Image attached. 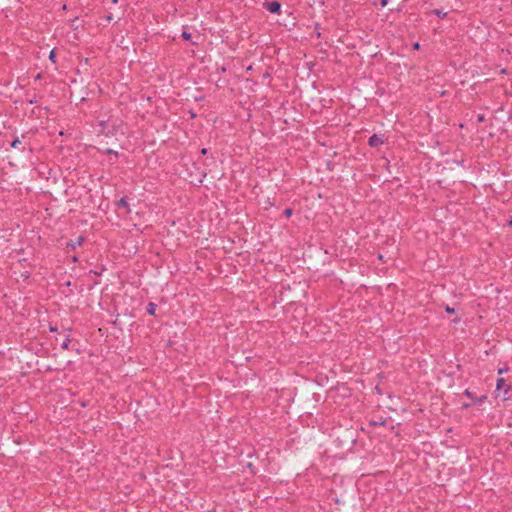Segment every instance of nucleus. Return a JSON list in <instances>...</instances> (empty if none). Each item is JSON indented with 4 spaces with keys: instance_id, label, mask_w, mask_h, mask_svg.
<instances>
[{
    "instance_id": "nucleus-12",
    "label": "nucleus",
    "mask_w": 512,
    "mask_h": 512,
    "mask_svg": "<svg viewBox=\"0 0 512 512\" xmlns=\"http://www.w3.org/2000/svg\"><path fill=\"white\" fill-rule=\"evenodd\" d=\"M465 394H466L468 397H470V398L474 399V398H473V396H472V394H471V392H470L468 389H466V390H465Z\"/></svg>"
},
{
    "instance_id": "nucleus-24",
    "label": "nucleus",
    "mask_w": 512,
    "mask_h": 512,
    "mask_svg": "<svg viewBox=\"0 0 512 512\" xmlns=\"http://www.w3.org/2000/svg\"><path fill=\"white\" fill-rule=\"evenodd\" d=\"M509 226H512V218L509 221Z\"/></svg>"
},
{
    "instance_id": "nucleus-7",
    "label": "nucleus",
    "mask_w": 512,
    "mask_h": 512,
    "mask_svg": "<svg viewBox=\"0 0 512 512\" xmlns=\"http://www.w3.org/2000/svg\"><path fill=\"white\" fill-rule=\"evenodd\" d=\"M433 12H434L436 15H438V16H442V17H445V16L447 15V13H446V12H442L441 10H438V9H435Z\"/></svg>"
},
{
    "instance_id": "nucleus-22",
    "label": "nucleus",
    "mask_w": 512,
    "mask_h": 512,
    "mask_svg": "<svg viewBox=\"0 0 512 512\" xmlns=\"http://www.w3.org/2000/svg\"><path fill=\"white\" fill-rule=\"evenodd\" d=\"M63 347H64V348H67V342H64V343H63Z\"/></svg>"
},
{
    "instance_id": "nucleus-9",
    "label": "nucleus",
    "mask_w": 512,
    "mask_h": 512,
    "mask_svg": "<svg viewBox=\"0 0 512 512\" xmlns=\"http://www.w3.org/2000/svg\"><path fill=\"white\" fill-rule=\"evenodd\" d=\"M284 215L286 217H290L292 215V209H290V208L285 209L284 210Z\"/></svg>"
},
{
    "instance_id": "nucleus-2",
    "label": "nucleus",
    "mask_w": 512,
    "mask_h": 512,
    "mask_svg": "<svg viewBox=\"0 0 512 512\" xmlns=\"http://www.w3.org/2000/svg\"><path fill=\"white\" fill-rule=\"evenodd\" d=\"M383 137L380 136V135H377V134H374L372 135L370 138H369V145L371 147H377V146H380L383 144Z\"/></svg>"
},
{
    "instance_id": "nucleus-23",
    "label": "nucleus",
    "mask_w": 512,
    "mask_h": 512,
    "mask_svg": "<svg viewBox=\"0 0 512 512\" xmlns=\"http://www.w3.org/2000/svg\"><path fill=\"white\" fill-rule=\"evenodd\" d=\"M382 5H383V6H384V5H386V0H383V1H382Z\"/></svg>"
},
{
    "instance_id": "nucleus-8",
    "label": "nucleus",
    "mask_w": 512,
    "mask_h": 512,
    "mask_svg": "<svg viewBox=\"0 0 512 512\" xmlns=\"http://www.w3.org/2000/svg\"><path fill=\"white\" fill-rule=\"evenodd\" d=\"M48 57H49V59H50L52 62H55V59H54V57H55V51H54V50H51V51L49 52Z\"/></svg>"
},
{
    "instance_id": "nucleus-25",
    "label": "nucleus",
    "mask_w": 512,
    "mask_h": 512,
    "mask_svg": "<svg viewBox=\"0 0 512 512\" xmlns=\"http://www.w3.org/2000/svg\"><path fill=\"white\" fill-rule=\"evenodd\" d=\"M113 3H117L118 0H111Z\"/></svg>"
},
{
    "instance_id": "nucleus-19",
    "label": "nucleus",
    "mask_w": 512,
    "mask_h": 512,
    "mask_svg": "<svg viewBox=\"0 0 512 512\" xmlns=\"http://www.w3.org/2000/svg\"><path fill=\"white\" fill-rule=\"evenodd\" d=\"M454 312H455V309L450 307V315H452Z\"/></svg>"
},
{
    "instance_id": "nucleus-15",
    "label": "nucleus",
    "mask_w": 512,
    "mask_h": 512,
    "mask_svg": "<svg viewBox=\"0 0 512 512\" xmlns=\"http://www.w3.org/2000/svg\"><path fill=\"white\" fill-rule=\"evenodd\" d=\"M83 241V238L82 237H79L78 240H77V244L80 245Z\"/></svg>"
},
{
    "instance_id": "nucleus-13",
    "label": "nucleus",
    "mask_w": 512,
    "mask_h": 512,
    "mask_svg": "<svg viewBox=\"0 0 512 512\" xmlns=\"http://www.w3.org/2000/svg\"><path fill=\"white\" fill-rule=\"evenodd\" d=\"M505 371H508V368H505V370H504V369H499V370H498V373H499V374H502V373H505Z\"/></svg>"
},
{
    "instance_id": "nucleus-21",
    "label": "nucleus",
    "mask_w": 512,
    "mask_h": 512,
    "mask_svg": "<svg viewBox=\"0 0 512 512\" xmlns=\"http://www.w3.org/2000/svg\"><path fill=\"white\" fill-rule=\"evenodd\" d=\"M450 321H452V322H455V323H456V322H458V319H457V318H454V319H450Z\"/></svg>"
},
{
    "instance_id": "nucleus-20",
    "label": "nucleus",
    "mask_w": 512,
    "mask_h": 512,
    "mask_svg": "<svg viewBox=\"0 0 512 512\" xmlns=\"http://www.w3.org/2000/svg\"><path fill=\"white\" fill-rule=\"evenodd\" d=\"M469 406H470V404H466V403H464V404L462 405V407H463V408H467V407H469Z\"/></svg>"
},
{
    "instance_id": "nucleus-18",
    "label": "nucleus",
    "mask_w": 512,
    "mask_h": 512,
    "mask_svg": "<svg viewBox=\"0 0 512 512\" xmlns=\"http://www.w3.org/2000/svg\"><path fill=\"white\" fill-rule=\"evenodd\" d=\"M201 153H202V154H206V153H207V149L203 148V149L201 150Z\"/></svg>"
},
{
    "instance_id": "nucleus-1",
    "label": "nucleus",
    "mask_w": 512,
    "mask_h": 512,
    "mask_svg": "<svg viewBox=\"0 0 512 512\" xmlns=\"http://www.w3.org/2000/svg\"><path fill=\"white\" fill-rule=\"evenodd\" d=\"M264 7L270 13H279L281 9V5L277 1L266 2Z\"/></svg>"
},
{
    "instance_id": "nucleus-4",
    "label": "nucleus",
    "mask_w": 512,
    "mask_h": 512,
    "mask_svg": "<svg viewBox=\"0 0 512 512\" xmlns=\"http://www.w3.org/2000/svg\"><path fill=\"white\" fill-rule=\"evenodd\" d=\"M156 304H154L153 302H149L148 305H147V313L150 314V315H155V312H156Z\"/></svg>"
},
{
    "instance_id": "nucleus-5",
    "label": "nucleus",
    "mask_w": 512,
    "mask_h": 512,
    "mask_svg": "<svg viewBox=\"0 0 512 512\" xmlns=\"http://www.w3.org/2000/svg\"><path fill=\"white\" fill-rule=\"evenodd\" d=\"M182 38L186 41H190L192 44H195L196 41H194L192 38V34L191 33H188L186 31H183L182 32Z\"/></svg>"
},
{
    "instance_id": "nucleus-11",
    "label": "nucleus",
    "mask_w": 512,
    "mask_h": 512,
    "mask_svg": "<svg viewBox=\"0 0 512 512\" xmlns=\"http://www.w3.org/2000/svg\"><path fill=\"white\" fill-rule=\"evenodd\" d=\"M463 161H464L463 159H461V160H458L457 158L453 159V162H455L457 165H461Z\"/></svg>"
},
{
    "instance_id": "nucleus-10",
    "label": "nucleus",
    "mask_w": 512,
    "mask_h": 512,
    "mask_svg": "<svg viewBox=\"0 0 512 512\" xmlns=\"http://www.w3.org/2000/svg\"><path fill=\"white\" fill-rule=\"evenodd\" d=\"M20 144V141L18 139L14 140L12 143H11V146L16 148L18 145Z\"/></svg>"
},
{
    "instance_id": "nucleus-16",
    "label": "nucleus",
    "mask_w": 512,
    "mask_h": 512,
    "mask_svg": "<svg viewBox=\"0 0 512 512\" xmlns=\"http://www.w3.org/2000/svg\"><path fill=\"white\" fill-rule=\"evenodd\" d=\"M418 48H419V43H418V42H416V43L414 44V49H418Z\"/></svg>"
},
{
    "instance_id": "nucleus-14",
    "label": "nucleus",
    "mask_w": 512,
    "mask_h": 512,
    "mask_svg": "<svg viewBox=\"0 0 512 512\" xmlns=\"http://www.w3.org/2000/svg\"><path fill=\"white\" fill-rule=\"evenodd\" d=\"M505 371H508V368H505V370H504V369H499V370H498V373H499V374H502V373H505Z\"/></svg>"
},
{
    "instance_id": "nucleus-6",
    "label": "nucleus",
    "mask_w": 512,
    "mask_h": 512,
    "mask_svg": "<svg viewBox=\"0 0 512 512\" xmlns=\"http://www.w3.org/2000/svg\"><path fill=\"white\" fill-rule=\"evenodd\" d=\"M504 383H505V380H504L503 378H499V379L497 380V385H496L497 389H498V390H499V389H501V388H502V386L504 385Z\"/></svg>"
},
{
    "instance_id": "nucleus-3",
    "label": "nucleus",
    "mask_w": 512,
    "mask_h": 512,
    "mask_svg": "<svg viewBox=\"0 0 512 512\" xmlns=\"http://www.w3.org/2000/svg\"><path fill=\"white\" fill-rule=\"evenodd\" d=\"M117 207H118V208H123V209H125V211H126L127 213H129V212H130L128 202L126 201V199H125V198H121V199L118 201V203H117Z\"/></svg>"
},
{
    "instance_id": "nucleus-17",
    "label": "nucleus",
    "mask_w": 512,
    "mask_h": 512,
    "mask_svg": "<svg viewBox=\"0 0 512 512\" xmlns=\"http://www.w3.org/2000/svg\"><path fill=\"white\" fill-rule=\"evenodd\" d=\"M484 117L482 115L478 116V121H483Z\"/></svg>"
}]
</instances>
